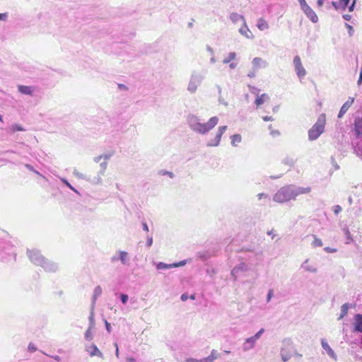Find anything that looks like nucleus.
Instances as JSON below:
<instances>
[{
  "instance_id": "7ed1b4c3",
  "label": "nucleus",
  "mask_w": 362,
  "mask_h": 362,
  "mask_svg": "<svg viewBox=\"0 0 362 362\" xmlns=\"http://www.w3.org/2000/svg\"><path fill=\"white\" fill-rule=\"evenodd\" d=\"M28 258L35 265L40 266L47 272H55L58 270V264L45 259L37 250H28Z\"/></svg>"
},
{
  "instance_id": "49530a36",
  "label": "nucleus",
  "mask_w": 362,
  "mask_h": 362,
  "mask_svg": "<svg viewBox=\"0 0 362 362\" xmlns=\"http://www.w3.org/2000/svg\"><path fill=\"white\" fill-rule=\"evenodd\" d=\"M344 231H345V234H346V240H347L346 243L349 244V243H350L351 241L353 240V239H352L351 233L348 229L344 230Z\"/></svg>"
},
{
  "instance_id": "72a5a7b5",
  "label": "nucleus",
  "mask_w": 362,
  "mask_h": 362,
  "mask_svg": "<svg viewBox=\"0 0 362 362\" xmlns=\"http://www.w3.org/2000/svg\"><path fill=\"white\" fill-rule=\"evenodd\" d=\"M236 57V53L234 52H231L228 54V55L225 57L223 60V64H228L230 63L232 60L235 59V58Z\"/></svg>"
},
{
  "instance_id": "6e6d98bb",
  "label": "nucleus",
  "mask_w": 362,
  "mask_h": 362,
  "mask_svg": "<svg viewBox=\"0 0 362 362\" xmlns=\"http://www.w3.org/2000/svg\"><path fill=\"white\" fill-rule=\"evenodd\" d=\"M160 174L163 175H168L170 178H173L174 177L173 173L170 172V171L162 170V171H160Z\"/></svg>"
},
{
  "instance_id": "f03ea898",
  "label": "nucleus",
  "mask_w": 362,
  "mask_h": 362,
  "mask_svg": "<svg viewBox=\"0 0 362 362\" xmlns=\"http://www.w3.org/2000/svg\"><path fill=\"white\" fill-rule=\"evenodd\" d=\"M187 120L189 128L193 132L200 134H206L218 124V117L216 116L212 117L207 122L202 123L197 116L189 115Z\"/></svg>"
},
{
  "instance_id": "37998d69",
  "label": "nucleus",
  "mask_w": 362,
  "mask_h": 362,
  "mask_svg": "<svg viewBox=\"0 0 362 362\" xmlns=\"http://www.w3.org/2000/svg\"><path fill=\"white\" fill-rule=\"evenodd\" d=\"M293 65L294 67L300 66L302 65L301 60L299 56L296 55L293 58Z\"/></svg>"
},
{
  "instance_id": "de8ad7c7",
  "label": "nucleus",
  "mask_w": 362,
  "mask_h": 362,
  "mask_svg": "<svg viewBox=\"0 0 362 362\" xmlns=\"http://www.w3.org/2000/svg\"><path fill=\"white\" fill-rule=\"evenodd\" d=\"M341 211L342 209L339 205H335L333 206V212L335 215H338Z\"/></svg>"
},
{
  "instance_id": "423d86ee",
  "label": "nucleus",
  "mask_w": 362,
  "mask_h": 362,
  "mask_svg": "<svg viewBox=\"0 0 362 362\" xmlns=\"http://www.w3.org/2000/svg\"><path fill=\"white\" fill-rule=\"evenodd\" d=\"M293 351V341L291 339H284L282 341L280 355L284 362H287L292 356Z\"/></svg>"
},
{
  "instance_id": "ddd939ff",
  "label": "nucleus",
  "mask_w": 362,
  "mask_h": 362,
  "mask_svg": "<svg viewBox=\"0 0 362 362\" xmlns=\"http://www.w3.org/2000/svg\"><path fill=\"white\" fill-rule=\"evenodd\" d=\"M354 102V98L352 97H349L346 103L341 106L339 112L338 114V117L341 118L344 114L347 112L349 108L351 106V105Z\"/></svg>"
},
{
  "instance_id": "338daca9",
  "label": "nucleus",
  "mask_w": 362,
  "mask_h": 362,
  "mask_svg": "<svg viewBox=\"0 0 362 362\" xmlns=\"http://www.w3.org/2000/svg\"><path fill=\"white\" fill-rule=\"evenodd\" d=\"M332 4L333 7H334L336 10H337V9H339V8H341V5H340V4H339V2H337V1H332Z\"/></svg>"
},
{
  "instance_id": "c85d7f7f",
  "label": "nucleus",
  "mask_w": 362,
  "mask_h": 362,
  "mask_svg": "<svg viewBox=\"0 0 362 362\" xmlns=\"http://www.w3.org/2000/svg\"><path fill=\"white\" fill-rule=\"evenodd\" d=\"M174 266H175V264H165L164 262H160L156 264V268L158 270L169 269L174 268Z\"/></svg>"
},
{
  "instance_id": "69168bd1",
  "label": "nucleus",
  "mask_w": 362,
  "mask_h": 362,
  "mask_svg": "<svg viewBox=\"0 0 362 362\" xmlns=\"http://www.w3.org/2000/svg\"><path fill=\"white\" fill-rule=\"evenodd\" d=\"M8 14L7 13H0V21H6L7 20Z\"/></svg>"
},
{
  "instance_id": "a211bd4d",
  "label": "nucleus",
  "mask_w": 362,
  "mask_h": 362,
  "mask_svg": "<svg viewBox=\"0 0 362 362\" xmlns=\"http://www.w3.org/2000/svg\"><path fill=\"white\" fill-rule=\"evenodd\" d=\"M18 90L22 94L33 95L35 88L33 86L20 85L18 86Z\"/></svg>"
},
{
  "instance_id": "393cba45",
  "label": "nucleus",
  "mask_w": 362,
  "mask_h": 362,
  "mask_svg": "<svg viewBox=\"0 0 362 362\" xmlns=\"http://www.w3.org/2000/svg\"><path fill=\"white\" fill-rule=\"evenodd\" d=\"M257 27L260 30H264L269 28V24L264 18H260L257 21Z\"/></svg>"
},
{
  "instance_id": "9b49d317",
  "label": "nucleus",
  "mask_w": 362,
  "mask_h": 362,
  "mask_svg": "<svg viewBox=\"0 0 362 362\" xmlns=\"http://www.w3.org/2000/svg\"><path fill=\"white\" fill-rule=\"evenodd\" d=\"M354 332L362 334V314L358 313L354 316Z\"/></svg>"
},
{
  "instance_id": "473e14b6",
  "label": "nucleus",
  "mask_w": 362,
  "mask_h": 362,
  "mask_svg": "<svg viewBox=\"0 0 362 362\" xmlns=\"http://www.w3.org/2000/svg\"><path fill=\"white\" fill-rule=\"evenodd\" d=\"M73 174L74 176H76L78 179L85 180H90V177L87 175L80 173L78 170L74 169L73 171Z\"/></svg>"
},
{
  "instance_id": "13d9d810",
  "label": "nucleus",
  "mask_w": 362,
  "mask_h": 362,
  "mask_svg": "<svg viewBox=\"0 0 362 362\" xmlns=\"http://www.w3.org/2000/svg\"><path fill=\"white\" fill-rule=\"evenodd\" d=\"M28 349L30 352H34L37 350V348L35 347V346L33 344L30 343L28 344Z\"/></svg>"
},
{
  "instance_id": "7c9ffc66",
  "label": "nucleus",
  "mask_w": 362,
  "mask_h": 362,
  "mask_svg": "<svg viewBox=\"0 0 362 362\" xmlns=\"http://www.w3.org/2000/svg\"><path fill=\"white\" fill-rule=\"evenodd\" d=\"M295 70L296 71L297 76L300 78L304 77L305 76V74H306V71L304 69V67L303 66V65H300V66L295 67Z\"/></svg>"
},
{
  "instance_id": "6e6552de",
  "label": "nucleus",
  "mask_w": 362,
  "mask_h": 362,
  "mask_svg": "<svg viewBox=\"0 0 362 362\" xmlns=\"http://www.w3.org/2000/svg\"><path fill=\"white\" fill-rule=\"evenodd\" d=\"M227 126H221L218 127V131L216 134V136L214 139H210L207 144V146H218L220 144V141L222 137V135L225 133L227 129Z\"/></svg>"
},
{
  "instance_id": "0e129e2a",
  "label": "nucleus",
  "mask_w": 362,
  "mask_h": 362,
  "mask_svg": "<svg viewBox=\"0 0 362 362\" xmlns=\"http://www.w3.org/2000/svg\"><path fill=\"white\" fill-rule=\"evenodd\" d=\"M112 155H113L112 153H105V154L102 155V157L105 160H109L112 156Z\"/></svg>"
},
{
  "instance_id": "4468645a",
  "label": "nucleus",
  "mask_w": 362,
  "mask_h": 362,
  "mask_svg": "<svg viewBox=\"0 0 362 362\" xmlns=\"http://www.w3.org/2000/svg\"><path fill=\"white\" fill-rule=\"evenodd\" d=\"M321 345L323 349L327 352V355L332 358L337 360V356L334 353V350L329 346L325 339H321Z\"/></svg>"
},
{
  "instance_id": "ea45409f",
  "label": "nucleus",
  "mask_w": 362,
  "mask_h": 362,
  "mask_svg": "<svg viewBox=\"0 0 362 362\" xmlns=\"http://www.w3.org/2000/svg\"><path fill=\"white\" fill-rule=\"evenodd\" d=\"M248 88H249L251 93L256 95H259V93L260 92V89H259L258 88H257L255 86H251V85H248Z\"/></svg>"
},
{
  "instance_id": "1a4fd4ad",
  "label": "nucleus",
  "mask_w": 362,
  "mask_h": 362,
  "mask_svg": "<svg viewBox=\"0 0 362 362\" xmlns=\"http://www.w3.org/2000/svg\"><path fill=\"white\" fill-rule=\"evenodd\" d=\"M249 269L250 267L247 264L241 262L231 270L230 274L234 278V280H236L241 273L247 272Z\"/></svg>"
},
{
  "instance_id": "09e8293b",
  "label": "nucleus",
  "mask_w": 362,
  "mask_h": 362,
  "mask_svg": "<svg viewBox=\"0 0 362 362\" xmlns=\"http://www.w3.org/2000/svg\"><path fill=\"white\" fill-rule=\"evenodd\" d=\"M187 260L185 259V260L180 261L179 262L173 263V264H175L174 268H176V267L185 266L187 264Z\"/></svg>"
},
{
  "instance_id": "9d476101",
  "label": "nucleus",
  "mask_w": 362,
  "mask_h": 362,
  "mask_svg": "<svg viewBox=\"0 0 362 362\" xmlns=\"http://www.w3.org/2000/svg\"><path fill=\"white\" fill-rule=\"evenodd\" d=\"M86 351L89 354L90 356H98L100 358H103V354L98 349L97 346L94 344L86 346Z\"/></svg>"
},
{
  "instance_id": "cd10ccee",
  "label": "nucleus",
  "mask_w": 362,
  "mask_h": 362,
  "mask_svg": "<svg viewBox=\"0 0 362 362\" xmlns=\"http://www.w3.org/2000/svg\"><path fill=\"white\" fill-rule=\"evenodd\" d=\"M282 163L285 165H288L289 167H292L294 165V164L296 163V160L292 158V157H290V156H286L283 160H282Z\"/></svg>"
},
{
  "instance_id": "39448f33",
  "label": "nucleus",
  "mask_w": 362,
  "mask_h": 362,
  "mask_svg": "<svg viewBox=\"0 0 362 362\" xmlns=\"http://www.w3.org/2000/svg\"><path fill=\"white\" fill-rule=\"evenodd\" d=\"M205 76L204 74L194 71L190 76V79L187 86V90L190 93H194L197 88L201 85Z\"/></svg>"
},
{
  "instance_id": "a19ab883",
  "label": "nucleus",
  "mask_w": 362,
  "mask_h": 362,
  "mask_svg": "<svg viewBox=\"0 0 362 362\" xmlns=\"http://www.w3.org/2000/svg\"><path fill=\"white\" fill-rule=\"evenodd\" d=\"M93 310L91 308L90 315L89 316V327L90 328H93L95 326V320H94V316H93Z\"/></svg>"
},
{
  "instance_id": "f8f14e48",
  "label": "nucleus",
  "mask_w": 362,
  "mask_h": 362,
  "mask_svg": "<svg viewBox=\"0 0 362 362\" xmlns=\"http://www.w3.org/2000/svg\"><path fill=\"white\" fill-rule=\"evenodd\" d=\"M302 11L305 13V15L307 16V18H309L313 23H317L318 21V17H317V14L310 7V6L305 7V8H303Z\"/></svg>"
},
{
  "instance_id": "a18cd8bd",
  "label": "nucleus",
  "mask_w": 362,
  "mask_h": 362,
  "mask_svg": "<svg viewBox=\"0 0 362 362\" xmlns=\"http://www.w3.org/2000/svg\"><path fill=\"white\" fill-rule=\"evenodd\" d=\"M100 168H101V170H100L99 173H100V175H103V173H104L105 170H106V168H107V162L104 161V162H103V163H101L100 164Z\"/></svg>"
},
{
  "instance_id": "79ce46f5",
  "label": "nucleus",
  "mask_w": 362,
  "mask_h": 362,
  "mask_svg": "<svg viewBox=\"0 0 362 362\" xmlns=\"http://www.w3.org/2000/svg\"><path fill=\"white\" fill-rule=\"evenodd\" d=\"M119 299H120L121 302L122 303V304L125 305L129 300V296L127 294L121 293L119 295Z\"/></svg>"
},
{
  "instance_id": "20e7f679",
  "label": "nucleus",
  "mask_w": 362,
  "mask_h": 362,
  "mask_svg": "<svg viewBox=\"0 0 362 362\" xmlns=\"http://www.w3.org/2000/svg\"><path fill=\"white\" fill-rule=\"evenodd\" d=\"M326 115L322 113L319 115L317 122L308 130V139L315 141L325 132Z\"/></svg>"
},
{
  "instance_id": "f3484780",
  "label": "nucleus",
  "mask_w": 362,
  "mask_h": 362,
  "mask_svg": "<svg viewBox=\"0 0 362 362\" xmlns=\"http://www.w3.org/2000/svg\"><path fill=\"white\" fill-rule=\"evenodd\" d=\"M243 24V25L239 29V33L248 39H252L253 35H252V32L250 30V29L248 28L246 21H244Z\"/></svg>"
},
{
  "instance_id": "bb28decb",
  "label": "nucleus",
  "mask_w": 362,
  "mask_h": 362,
  "mask_svg": "<svg viewBox=\"0 0 362 362\" xmlns=\"http://www.w3.org/2000/svg\"><path fill=\"white\" fill-rule=\"evenodd\" d=\"M354 152L362 159V139L354 145Z\"/></svg>"
},
{
  "instance_id": "8fccbe9b",
  "label": "nucleus",
  "mask_w": 362,
  "mask_h": 362,
  "mask_svg": "<svg viewBox=\"0 0 362 362\" xmlns=\"http://www.w3.org/2000/svg\"><path fill=\"white\" fill-rule=\"evenodd\" d=\"M323 250H324V251H325L326 252H328V253H334V252H337V249L332 248L330 247H324Z\"/></svg>"
},
{
  "instance_id": "412c9836",
  "label": "nucleus",
  "mask_w": 362,
  "mask_h": 362,
  "mask_svg": "<svg viewBox=\"0 0 362 362\" xmlns=\"http://www.w3.org/2000/svg\"><path fill=\"white\" fill-rule=\"evenodd\" d=\"M103 290L100 286H97L93 291V295L92 297V302H91V307L92 309H94L96 300L98 296H100L102 294Z\"/></svg>"
},
{
  "instance_id": "aec40b11",
  "label": "nucleus",
  "mask_w": 362,
  "mask_h": 362,
  "mask_svg": "<svg viewBox=\"0 0 362 362\" xmlns=\"http://www.w3.org/2000/svg\"><path fill=\"white\" fill-rule=\"evenodd\" d=\"M300 268L304 269L306 272H311V273H316L317 271L316 267H315L314 265L310 264L309 263V259H305L302 263V264L300 265Z\"/></svg>"
},
{
  "instance_id": "f704fd0d",
  "label": "nucleus",
  "mask_w": 362,
  "mask_h": 362,
  "mask_svg": "<svg viewBox=\"0 0 362 362\" xmlns=\"http://www.w3.org/2000/svg\"><path fill=\"white\" fill-rule=\"evenodd\" d=\"M88 182L93 184V185H99L102 182L101 175L99 173L97 176H95L92 179L90 177V180H87Z\"/></svg>"
},
{
  "instance_id": "bf43d9fd",
  "label": "nucleus",
  "mask_w": 362,
  "mask_h": 362,
  "mask_svg": "<svg viewBox=\"0 0 362 362\" xmlns=\"http://www.w3.org/2000/svg\"><path fill=\"white\" fill-rule=\"evenodd\" d=\"M218 102L225 106H228V103L223 98L221 95H218Z\"/></svg>"
},
{
  "instance_id": "3c124183",
  "label": "nucleus",
  "mask_w": 362,
  "mask_h": 362,
  "mask_svg": "<svg viewBox=\"0 0 362 362\" xmlns=\"http://www.w3.org/2000/svg\"><path fill=\"white\" fill-rule=\"evenodd\" d=\"M186 362H207L205 358L202 359H195V358H188L186 360Z\"/></svg>"
},
{
  "instance_id": "052dcab7",
  "label": "nucleus",
  "mask_w": 362,
  "mask_h": 362,
  "mask_svg": "<svg viewBox=\"0 0 362 362\" xmlns=\"http://www.w3.org/2000/svg\"><path fill=\"white\" fill-rule=\"evenodd\" d=\"M299 4H300V8L301 10H303V8H305V7H307L308 6H309L305 0H301L299 1Z\"/></svg>"
},
{
  "instance_id": "a878e982",
  "label": "nucleus",
  "mask_w": 362,
  "mask_h": 362,
  "mask_svg": "<svg viewBox=\"0 0 362 362\" xmlns=\"http://www.w3.org/2000/svg\"><path fill=\"white\" fill-rule=\"evenodd\" d=\"M220 356L219 354L216 350L213 349L209 356L205 357L207 362H214V360L218 358Z\"/></svg>"
},
{
  "instance_id": "dca6fc26",
  "label": "nucleus",
  "mask_w": 362,
  "mask_h": 362,
  "mask_svg": "<svg viewBox=\"0 0 362 362\" xmlns=\"http://www.w3.org/2000/svg\"><path fill=\"white\" fill-rule=\"evenodd\" d=\"M256 341L250 337L247 338L244 343L243 344L242 349L243 351L247 352L251 349H252L255 346Z\"/></svg>"
},
{
  "instance_id": "603ef678",
  "label": "nucleus",
  "mask_w": 362,
  "mask_h": 362,
  "mask_svg": "<svg viewBox=\"0 0 362 362\" xmlns=\"http://www.w3.org/2000/svg\"><path fill=\"white\" fill-rule=\"evenodd\" d=\"M152 244H153V237L148 235L146 245L147 247H150L152 245Z\"/></svg>"
},
{
  "instance_id": "4d7b16f0",
  "label": "nucleus",
  "mask_w": 362,
  "mask_h": 362,
  "mask_svg": "<svg viewBox=\"0 0 362 362\" xmlns=\"http://www.w3.org/2000/svg\"><path fill=\"white\" fill-rule=\"evenodd\" d=\"M356 0H353L351 5L348 7L349 12L354 11L355 6H356Z\"/></svg>"
},
{
  "instance_id": "c756f323",
  "label": "nucleus",
  "mask_w": 362,
  "mask_h": 362,
  "mask_svg": "<svg viewBox=\"0 0 362 362\" xmlns=\"http://www.w3.org/2000/svg\"><path fill=\"white\" fill-rule=\"evenodd\" d=\"M231 139V145L233 146H236L238 143H240L242 140V137L240 134H233L230 137Z\"/></svg>"
},
{
  "instance_id": "6ab92c4d",
  "label": "nucleus",
  "mask_w": 362,
  "mask_h": 362,
  "mask_svg": "<svg viewBox=\"0 0 362 362\" xmlns=\"http://www.w3.org/2000/svg\"><path fill=\"white\" fill-rule=\"evenodd\" d=\"M119 254L118 258L121 261L122 264L124 265H129L130 264V257L129 256L128 252L125 251L119 250L117 252Z\"/></svg>"
},
{
  "instance_id": "f257e3e1",
  "label": "nucleus",
  "mask_w": 362,
  "mask_h": 362,
  "mask_svg": "<svg viewBox=\"0 0 362 362\" xmlns=\"http://www.w3.org/2000/svg\"><path fill=\"white\" fill-rule=\"evenodd\" d=\"M311 188L298 187L294 185H288L281 187L274 195L273 200L277 203H284L291 200H295L296 197L303 194L310 192Z\"/></svg>"
},
{
  "instance_id": "4c0bfd02",
  "label": "nucleus",
  "mask_w": 362,
  "mask_h": 362,
  "mask_svg": "<svg viewBox=\"0 0 362 362\" xmlns=\"http://www.w3.org/2000/svg\"><path fill=\"white\" fill-rule=\"evenodd\" d=\"M92 329L93 328H90V327H89L88 329L86 330L84 336L85 339L89 341L93 339V334L91 332Z\"/></svg>"
},
{
  "instance_id": "4be33fe9",
  "label": "nucleus",
  "mask_w": 362,
  "mask_h": 362,
  "mask_svg": "<svg viewBox=\"0 0 362 362\" xmlns=\"http://www.w3.org/2000/svg\"><path fill=\"white\" fill-rule=\"evenodd\" d=\"M352 308V305L350 303H344L341 306V313L339 317H338V320L343 319L348 313V310L349 308Z\"/></svg>"
},
{
  "instance_id": "5fc2aeb1",
  "label": "nucleus",
  "mask_w": 362,
  "mask_h": 362,
  "mask_svg": "<svg viewBox=\"0 0 362 362\" xmlns=\"http://www.w3.org/2000/svg\"><path fill=\"white\" fill-rule=\"evenodd\" d=\"M274 295L273 289H269L267 296V302L269 303Z\"/></svg>"
},
{
  "instance_id": "b1692460",
  "label": "nucleus",
  "mask_w": 362,
  "mask_h": 362,
  "mask_svg": "<svg viewBox=\"0 0 362 362\" xmlns=\"http://www.w3.org/2000/svg\"><path fill=\"white\" fill-rule=\"evenodd\" d=\"M229 18L234 23H238L239 21H242L243 23L244 22V21H245V18L243 16L235 12H233L230 14Z\"/></svg>"
},
{
  "instance_id": "0eeeda50",
  "label": "nucleus",
  "mask_w": 362,
  "mask_h": 362,
  "mask_svg": "<svg viewBox=\"0 0 362 362\" xmlns=\"http://www.w3.org/2000/svg\"><path fill=\"white\" fill-rule=\"evenodd\" d=\"M354 132L356 136L355 141L352 142L353 148L356 143L362 139V117H356L354 123Z\"/></svg>"
},
{
  "instance_id": "774afa93",
  "label": "nucleus",
  "mask_w": 362,
  "mask_h": 362,
  "mask_svg": "<svg viewBox=\"0 0 362 362\" xmlns=\"http://www.w3.org/2000/svg\"><path fill=\"white\" fill-rule=\"evenodd\" d=\"M358 86H361L362 84V67L360 71L359 78L357 81Z\"/></svg>"
},
{
  "instance_id": "e2e57ef3",
  "label": "nucleus",
  "mask_w": 362,
  "mask_h": 362,
  "mask_svg": "<svg viewBox=\"0 0 362 362\" xmlns=\"http://www.w3.org/2000/svg\"><path fill=\"white\" fill-rule=\"evenodd\" d=\"M25 167L28 170H30V171H33V172H34V173H37V174H39V173H38L37 171H36L30 164H25Z\"/></svg>"
},
{
  "instance_id": "2eb2a0df",
  "label": "nucleus",
  "mask_w": 362,
  "mask_h": 362,
  "mask_svg": "<svg viewBox=\"0 0 362 362\" xmlns=\"http://www.w3.org/2000/svg\"><path fill=\"white\" fill-rule=\"evenodd\" d=\"M252 64L253 69L257 71L260 68H266L268 66V63L260 57H255L252 59Z\"/></svg>"
},
{
  "instance_id": "c03bdc74",
  "label": "nucleus",
  "mask_w": 362,
  "mask_h": 362,
  "mask_svg": "<svg viewBox=\"0 0 362 362\" xmlns=\"http://www.w3.org/2000/svg\"><path fill=\"white\" fill-rule=\"evenodd\" d=\"M350 0H339L341 8L345 10L348 7Z\"/></svg>"
},
{
  "instance_id": "58836bf2",
  "label": "nucleus",
  "mask_w": 362,
  "mask_h": 362,
  "mask_svg": "<svg viewBox=\"0 0 362 362\" xmlns=\"http://www.w3.org/2000/svg\"><path fill=\"white\" fill-rule=\"evenodd\" d=\"M264 332V329H260L255 335L251 337L257 342V341L261 337L262 334Z\"/></svg>"
},
{
  "instance_id": "864d4df0",
  "label": "nucleus",
  "mask_w": 362,
  "mask_h": 362,
  "mask_svg": "<svg viewBox=\"0 0 362 362\" xmlns=\"http://www.w3.org/2000/svg\"><path fill=\"white\" fill-rule=\"evenodd\" d=\"M345 25H346V27L348 29L349 35L350 36H352L353 34H354V32L353 27L351 25H350L349 24H348V23H345Z\"/></svg>"
},
{
  "instance_id": "5701e85b",
  "label": "nucleus",
  "mask_w": 362,
  "mask_h": 362,
  "mask_svg": "<svg viewBox=\"0 0 362 362\" xmlns=\"http://www.w3.org/2000/svg\"><path fill=\"white\" fill-rule=\"evenodd\" d=\"M257 98L255 101V103L257 107L262 105L265 101L268 100L269 99V97L267 94L263 93L261 95H257Z\"/></svg>"
},
{
  "instance_id": "c9c22d12",
  "label": "nucleus",
  "mask_w": 362,
  "mask_h": 362,
  "mask_svg": "<svg viewBox=\"0 0 362 362\" xmlns=\"http://www.w3.org/2000/svg\"><path fill=\"white\" fill-rule=\"evenodd\" d=\"M18 131H25V129H24L21 125L18 124H13L10 127V132H15Z\"/></svg>"
},
{
  "instance_id": "e433bc0d",
  "label": "nucleus",
  "mask_w": 362,
  "mask_h": 362,
  "mask_svg": "<svg viewBox=\"0 0 362 362\" xmlns=\"http://www.w3.org/2000/svg\"><path fill=\"white\" fill-rule=\"evenodd\" d=\"M61 181L66 186L68 187L71 190H72L73 192L77 193V194H79V192H78V190L76 189H75L69 182V181L65 179V178H61L60 179Z\"/></svg>"
},
{
  "instance_id": "680f3d73",
  "label": "nucleus",
  "mask_w": 362,
  "mask_h": 362,
  "mask_svg": "<svg viewBox=\"0 0 362 362\" xmlns=\"http://www.w3.org/2000/svg\"><path fill=\"white\" fill-rule=\"evenodd\" d=\"M119 257V254H115L112 257H111V262L112 263H115L117 262V261L119 260V258H118Z\"/></svg>"
},
{
  "instance_id": "2f4dec72",
  "label": "nucleus",
  "mask_w": 362,
  "mask_h": 362,
  "mask_svg": "<svg viewBox=\"0 0 362 362\" xmlns=\"http://www.w3.org/2000/svg\"><path fill=\"white\" fill-rule=\"evenodd\" d=\"M313 240L311 243V245L313 247L322 246L323 244H322V241L321 239L317 238V235H313Z\"/></svg>"
}]
</instances>
